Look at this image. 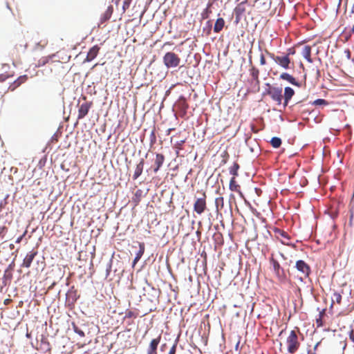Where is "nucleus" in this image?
<instances>
[{
  "label": "nucleus",
  "instance_id": "7c9ffc66",
  "mask_svg": "<svg viewBox=\"0 0 354 354\" xmlns=\"http://www.w3.org/2000/svg\"><path fill=\"white\" fill-rule=\"evenodd\" d=\"M109 10H110V7H109V8H108V9H107V12H106V15H105V17H104V18H105L104 19H105V20H106L107 19H109V17L111 16V14H110V13H109Z\"/></svg>",
  "mask_w": 354,
  "mask_h": 354
},
{
  "label": "nucleus",
  "instance_id": "4be33fe9",
  "mask_svg": "<svg viewBox=\"0 0 354 354\" xmlns=\"http://www.w3.org/2000/svg\"><path fill=\"white\" fill-rule=\"evenodd\" d=\"M237 188H238V185L236 184V182H235V180H234V178H232L230 180V189L232 190V191H236L237 190Z\"/></svg>",
  "mask_w": 354,
  "mask_h": 354
},
{
  "label": "nucleus",
  "instance_id": "bb28decb",
  "mask_svg": "<svg viewBox=\"0 0 354 354\" xmlns=\"http://www.w3.org/2000/svg\"><path fill=\"white\" fill-rule=\"evenodd\" d=\"M48 44V41L46 39L41 40L38 43L39 45H41V48H44Z\"/></svg>",
  "mask_w": 354,
  "mask_h": 354
},
{
  "label": "nucleus",
  "instance_id": "a878e982",
  "mask_svg": "<svg viewBox=\"0 0 354 354\" xmlns=\"http://www.w3.org/2000/svg\"><path fill=\"white\" fill-rule=\"evenodd\" d=\"M280 268V266L277 262H274V269L277 274H279V270Z\"/></svg>",
  "mask_w": 354,
  "mask_h": 354
},
{
  "label": "nucleus",
  "instance_id": "cd10ccee",
  "mask_svg": "<svg viewBox=\"0 0 354 354\" xmlns=\"http://www.w3.org/2000/svg\"><path fill=\"white\" fill-rule=\"evenodd\" d=\"M48 44V41L46 39L41 40L38 43L39 45H41V48H44Z\"/></svg>",
  "mask_w": 354,
  "mask_h": 354
},
{
  "label": "nucleus",
  "instance_id": "6ab92c4d",
  "mask_svg": "<svg viewBox=\"0 0 354 354\" xmlns=\"http://www.w3.org/2000/svg\"><path fill=\"white\" fill-rule=\"evenodd\" d=\"M245 12V4L243 3H239L235 8V13L238 16L241 15Z\"/></svg>",
  "mask_w": 354,
  "mask_h": 354
},
{
  "label": "nucleus",
  "instance_id": "6e6552de",
  "mask_svg": "<svg viewBox=\"0 0 354 354\" xmlns=\"http://www.w3.org/2000/svg\"><path fill=\"white\" fill-rule=\"evenodd\" d=\"M274 61L284 68H288L289 67L290 59L288 56H277L274 58Z\"/></svg>",
  "mask_w": 354,
  "mask_h": 354
},
{
  "label": "nucleus",
  "instance_id": "f704fd0d",
  "mask_svg": "<svg viewBox=\"0 0 354 354\" xmlns=\"http://www.w3.org/2000/svg\"><path fill=\"white\" fill-rule=\"evenodd\" d=\"M261 64H265V59H264L263 57H261Z\"/></svg>",
  "mask_w": 354,
  "mask_h": 354
},
{
  "label": "nucleus",
  "instance_id": "aec40b11",
  "mask_svg": "<svg viewBox=\"0 0 354 354\" xmlns=\"http://www.w3.org/2000/svg\"><path fill=\"white\" fill-rule=\"evenodd\" d=\"M270 143L274 148H278L281 144V140L279 138L274 137L271 139Z\"/></svg>",
  "mask_w": 354,
  "mask_h": 354
},
{
  "label": "nucleus",
  "instance_id": "dca6fc26",
  "mask_svg": "<svg viewBox=\"0 0 354 354\" xmlns=\"http://www.w3.org/2000/svg\"><path fill=\"white\" fill-rule=\"evenodd\" d=\"M142 170H143V162L141 161L137 165V166L136 167L134 174H133V178L136 179L137 178H138V176H140V174H142Z\"/></svg>",
  "mask_w": 354,
  "mask_h": 354
},
{
  "label": "nucleus",
  "instance_id": "7ed1b4c3",
  "mask_svg": "<svg viewBox=\"0 0 354 354\" xmlns=\"http://www.w3.org/2000/svg\"><path fill=\"white\" fill-rule=\"evenodd\" d=\"M82 100H84V102L79 105L77 115L78 120L83 119L88 114L89 109L93 105V102L87 101L85 96L82 97Z\"/></svg>",
  "mask_w": 354,
  "mask_h": 354
},
{
  "label": "nucleus",
  "instance_id": "39448f33",
  "mask_svg": "<svg viewBox=\"0 0 354 354\" xmlns=\"http://www.w3.org/2000/svg\"><path fill=\"white\" fill-rule=\"evenodd\" d=\"M37 254V251L32 250L30 252H28L26 256L25 257L23 263L21 264L22 267L25 268H30L31 266V263L35 257V256Z\"/></svg>",
  "mask_w": 354,
  "mask_h": 354
},
{
  "label": "nucleus",
  "instance_id": "9d476101",
  "mask_svg": "<svg viewBox=\"0 0 354 354\" xmlns=\"http://www.w3.org/2000/svg\"><path fill=\"white\" fill-rule=\"evenodd\" d=\"M158 344L159 339H153L150 343L149 348L148 350V354H156V351Z\"/></svg>",
  "mask_w": 354,
  "mask_h": 354
},
{
  "label": "nucleus",
  "instance_id": "f03ea898",
  "mask_svg": "<svg viewBox=\"0 0 354 354\" xmlns=\"http://www.w3.org/2000/svg\"><path fill=\"white\" fill-rule=\"evenodd\" d=\"M288 351L290 353H294L298 349L299 342L297 335L294 330H291L287 338Z\"/></svg>",
  "mask_w": 354,
  "mask_h": 354
},
{
  "label": "nucleus",
  "instance_id": "1a4fd4ad",
  "mask_svg": "<svg viewBox=\"0 0 354 354\" xmlns=\"http://www.w3.org/2000/svg\"><path fill=\"white\" fill-rule=\"evenodd\" d=\"M295 92L294 90L290 87H286L284 90V106L288 104V101L293 96Z\"/></svg>",
  "mask_w": 354,
  "mask_h": 354
},
{
  "label": "nucleus",
  "instance_id": "5701e85b",
  "mask_svg": "<svg viewBox=\"0 0 354 354\" xmlns=\"http://www.w3.org/2000/svg\"><path fill=\"white\" fill-rule=\"evenodd\" d=\"M74 331L81 337H84V333L83 330L80 329L77 326L73 325Z\"/></svg>",
  "mask_w": 354,
  "mask_h": 354
},
{
  "label": "nucleus",
  "instance_id": "f257e3e1",
  "mask_svg": "<svg viewBox=\"0 0 354 354\" xmlns=\"http://www.w3.org/2000/svg\"><path fill=\"white\" fill-rule=\"evenodd\" d=\"M180 61L178 56L172 52L167 53L163 57L164 64L167 68L177 67Z\"/></svg>",
  "mask_w": 354,
  "mask_h": 354
},
{
  "label": "nucleus",
  "instance_id": "423d86ee",
  "mask_svg": "<svg viewBox=\"0 0 354 354\" xmlns=\"http://www.w3.org/2000/svg\"><path fill=\"white\" fill-rule=\"evenodd\" d=\"M206 207V202L204 198H198L194 203V211L198 214H202Z\"/></svg>",
  "mask_w": 354,
  "mask_h": 354
},
{
  "label": "nucleus",
  "instance_id": "f8f14e48",
  "mask_svg": "<svg viewBox=\"0 0 354 354\" xmlns=\"http://www.w3.org/2000/svg\"><path fill=\"white\" fill-rule=\"evenodd\" d=\"M224 24H225V21H224L223 19V18H218L216 21V23L214 24V31L216 32H220L223 29V28L224 26Z\"/></svg>",
  "mask_w": 354,
  "mask_h": 354
},
{
  "label": "nucleus",
  "instance_id": "a211bd4d",
  "mask_svg": "<svg viewBox=\"0 0 354 354\" xmlns=\"http://www.w3.org/2000/svg\"><path fill=\"white\" fill-rule=\"evenodd\" d=\"M55 57V54H53L46 57H43L39 60V66H44L48 63L50 59Z\"/></svg>",
  "mask_w": 354,
  "mask_h": 354
},
{
  "label": "nucleus",
  "instance_id": "4c0bfd02",
  "mask_svg": "<svg viewBox=\"0 0 354 354\" xmlns=\"http://www.w3.org/2000/svg\"><path fill=\"white\" fill-rule=\"evenodd\" d=\"M1 207H2V205H1V204H0V208H1Z\"/></svg>",
  "mask_w": 354,
  "mask_h": 354
},
{
  "label": "nucleus",
  "instance_id": "9b49d317",
  "mask_svg": "<svg viewBox=\"0 0 354 354\" xmlns=\"http://www.w3.org/2000/svg\"><path fill=\"white\" fill-rule=\"evenodd\" d=\"M310 53L311 48L308 46H304V48L302 50V55L310 63L312 62V59L310 58Z\"/></svg>",
  "mask_w": 354,
  "mask_h": 354
},
{
  "label": "nucleus",
  "instance_id": "e433bc0d",
  "mask_svg": "<svg viewBox=\"0 0 354 354\" xmlns=\"http://www.w3.org/2000/svg\"><path fill=\"white\" fill-rule=\"evenodd\" d=\"M111 268V265L106 269V276L109 274V269Z\"/></svg>",
  "mask_w": 354,
  "mask_h": 354
},
{
  "label": "nucleus",
  "instance_id": "c85d7f7f",
  "mask_svg": "<svg viewBox=\"0 0 354 354\" xmlns=\"http://www.w3.org/2000/svg\"><path fill=\"white\" fill-rule=\"evenodd\" d=\"M26 232H25L21 236H19L17 240H16V243H19L21 240L23 239L24 236L26 235Z\"/></svg>",
  "mask_w": 354,
  "mask_h": 354
},
{
  "label": "nucleus",
  "instance_id": "473e14b6",
  "mask_svg": "<svg viewBox=\"0 0 354 354\" xmlns=\"http://www.w3.org/2000/svg\"><path fill=\"white\" fill-rule=\"evenodd\" d=\"M6 79V77L5 75H0V82H3Z\"/></svg>",
  "mask_w": 354,
  "mask_h": 354
},
{
  "label": "nucleus",
  "instance_id": "412c9836",
  "mask_svg": "<svg viewBox=\"0 0 354 354\" xmlns=\"http://www.w3.org/2000/svg\"><path fill=\"white\" fill-rule=\"evenodd\" d=\"M27 80L26 75L20 76L15 82V88L20 86L22 83L25 82Z\"/></svg>",
  "mask_w": 354,
  "mask_h": 354
},
{
  "label": "nucleus",
  "instance_id": "4468645a",
  "mask_svg": "<svg viewBox=\"0 0 354 354\" xmlns=\"http://www.w3.org/2000/svg\"><path fill=\"white\" fill-rule=\"evenodd\" d=\"M280 77L282 80H286L288 82L291 83L292 84L297 85V82L295 79L290 75L286 73H283L280 75Z\"/></svg>",
  "mask_w": 354,
  "mask_h": 354
},
{
  "label": "nucleus",
  "instance_id": "2f4dec72",
  "mask_svg": "<svg viewBox=\"0 0 354 354\" xmlns=\"http://www.w3.org/2000/svg\"><path fill=\"white\" fill-rule=\"evenodd\" d=\"M12 299H6L4 300L3 303L5 305H8L11 303Z\"/></svg>",
  "mask_w": 354,
  "mask_h": 354
},
{
  "label": "nucleus",
  "instance_id": "393cba45",
  "mask_svg": "<svg viewBox=\"0 0 354 354\" xmlns=\"http://www.w3.org/2000/svg\"><path fill=\"white\" fill-rule=\"evenodd\" d=\"M313 104L315 105H322V104H326L327 102L326 100H324L323 99H317L314 102Z\"/></svg>",
  "mask_w": 354,
  "mask_h": 354
},
{
  "label": "nucleus",
  "instance_id": "c756f323",
  "mask_svg": "<svg viewBox=\"0 0 354 354\" xmlns=\"http://www.w3.org/2000/svg\"><path fill=\"white\" fill-rule=\"evenodd\" d=\"M175 352H176V346H173L171 347V348L170 349L169 354H175Z\"/></svg>",
  "mask_w": 354,
  "mask_h": 354
},
{
  "label": "nucleus",
  "instance_id": "0eeeda50",
  "mask_svg": "<svg viewBox=\"0 0 354 354\" xmlns=\"http://www.w3.org/2000/svg\"><path fill=\"white\" fill-rule=\"evenodd\" d=\"M297 269L300 271L305 277H307L310 272L308 266L301 260L297 261L296 263Z\"/></svg>",
  "mask_w": 354,
  "mask_h": 354
},
{
  "label": "nucleus",
  "instance_id": "72a5a7b5",
  "mask_svg": "<svg viewBox=\"0 0 354 354\" xmlns=\"http://www.w3.org/2000/svg\"><path fill=\"white\" fill-rule=\"evenodd\" d=\"M223 198H217L216 200V203H217V205L218 204L219 201L222 202L223 203Z\"/></svg>",
  "mask_w": 354,
  "mask_h": 354
},
{
  "label": "nucleus",
  "instance_id": "2eb2a0df",
  "mask_svg": "<svg viewBox=\"0 0 354 354\" xmlns=\"http://www.w3.org/2000/svg\"><path fill=\"white\" fill-rule=\"evenodd\" d=\"M164 162V157L161 154H157L155 160V164L156 165V167L154 169L155 171H157L160 167L162 166V163Z\"/></svg>",
  "mask_w": 354,
  "mask_h": 354
},
{
  "label": "nucleus",
  "instance_id": "ddd939ff",
  "mask_svg": "<svg viewBox=\"0 0 354 354\" xmlns=\"http://www.w3.org/2000/svg\"><path fill=\"white\" fill-rule=\"evenodd\" d=\"M98 53V48L97 47H93L90 49L87 54L86 60L87 61H91L93 59Z\"/></svg>",
  "mask_w": 354,
  "mask_h": 354
},
{
  "label": "nucleus",
  "instance_id": "f3484780",
  "mask_svg": "<svg viewBox=\"0 0 354 354\" xmlns=\"http://www.w3.org/2000/svg\"><path fill=\"white\" fill-rule=\"evenodd\" d=\"M139 246H140V249H139L138 252H137L136 256L134 259L133 264H136L139 261V259L141 258V257L142 256V254L145 252L144 245L140 243L139 245Z\"/></svg>",
  "mask_w": 354,
  "mask_h": 354
},
{
  "label": "nucleus",
  "instance_id": "b1692460",
  "mask_svg": "<svg viewBox=\"0 0 354 354\" xmlns=\"http://www.w3.org/2000/svg\"><path fill=\"white\" fill-rule=\"evenodd\" d=\"M342 297L339 293H334L333 297V301H336L337 303H340Z\"/></svg>",
  "mask_w": 354,
  "mask_h": 354
},
{
  "label": "nucleus",
  "instance_id": "c9c22d12",
  "mask_svg": "<svg viewBox=\"0 0 354 354\" xmlns=\"http://www.w3.org/2000/svg\"><path fill=\"white\" fill-rule=\"evenodd\" d=\"M350 338L351 339V340L354 342V334H351V336H350Z\"/></svg>",
  "mask_w": 354,
  "mask_h": 354
},
{
  "label": "nucleus",
  "instance_id": "20e7f679",
  "mask_svg": "<svg viewBox=\"0 0 354 354\" xmlns=\"http://www.w3.org/2000/svg\"><path fill=\"white\" fill-rule=\"evenodd\" d=\"M268 94L278 104H281V101H282V98H283L281 88L274 87V86L270 87L268 91Z\"/></svg>",
  "mask_w": 354,
  "mask_h": 354
}]
</instances>
